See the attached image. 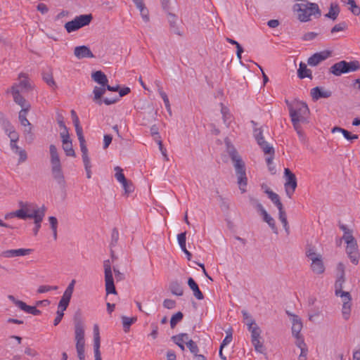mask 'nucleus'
I'll use <instances>...</instances> for the list:
<instances>
[{
	"label": "nucleus",
	"instance_id": "nucleus-1",
	"mask_svg": "<svg viewBox=\"0 0 360 360\" xmlns=\"http://www.w3.org/2000/svg\"><path fill=\"white\" fill-rule=\"evenodd\" d=\"M337 274L334 284L335 295L340 297L342 302V313L345 320H348L351 314L352 296L349 292L344 291L343 287L346 281L345 266L339 262L337 265Z\"/></svg>",
	"mask_w": 360,
	"mask_h": 360
},
{
	"label": "nucleus",
	"instance_id": "nucleus-2",
	"mask_svg": "<svg viewBox=\"0 0 360 360\" xmlns=\"http://www.w3.org/2000/svg\"><path fill=\"white\" fill-rule=\"evenodd\" d=\"M19 210L7 214L5 218L8 219L15 217L21 219H33L36 217L37 215L41 214V212L42 214H45L46 210L44 205L41 207H38L33 203L22 201L19 202Z\"/></svg>",
	"mask_w": 360,
	"mask_h": 360
},
{
	"label": "nucleus",
	"instance_id": "nucleus-3",
	"mask_svg": "<svg viewBox=\"0 0 360 360\" xmlns=\"http://www.w3.org/2000/svg\"><path fill=\"white\" fill-rule=\"evenodd\" d=\"M301 1L293 6V10L297 13L300 21L308 22L311 20V15L316 18L321 16V12L317 4L311 3L307 0H301Z\"/></svg>",
	"mask_w": 360,
	"mask_h": 360
},
{
	"label": "nucleus",
	"instance_id": "nucleus-4",
	"mask_svg": "<svg viewBox=\"0 0 360 360\" xmlns=\"http://www.w3.org/2000/svg\"><path fill=\"white\" fill-rule=\"evenodd\" d=\"M285 103L289 109V115L292 123H308V115L309 110L307 105L300 101H294L290 103L288 100Z\"/></svg>",
	"mask_w": 360,
	"mask_h": 360
},
{
	"label": "nucleus",
	"instance_id": "nucleus-5",
	"mask_svg": "<svg viewBox=\"0 0 360 360\" xmlns=\"http://www.w3.org/2000/svg\"><path fill=\"white\" fill-rule=\"evenodd\" d=\"M75 326V340L76 342V349L79 360L85 359V340H84V326L79 314H75L74 316Z\"/></svg>",
	"mask_w": 360,
	"mask_h": 360
},
{
	"label": "nucleus",
	"instance_id": "nucleus-6",
	"mask_svg": "<svg viewBox=\"0 0 360 360\" xmlns=\"http://www.w3.org/2000/svg\"><path fill=\"white\" fill-rule=\"evenodd\" d=\"M360 69V63L358 60L347 62L341 60L333 65L330 68V72L335 76H340L342 74L355 72Z\"/></svg>",
	"mask_w": 360,
	"mask_h": 360
},
{
	"label": "nucleus",
	"instance_id": "nucleus-7",
	"mask_svg": "<svg viewBox=\"0 0 360 360\" xmlns=\"http://www.w3.org/2000/svg\"><path fill=\"white\" fill-rule=\"evenodd\" d=\"M231 160L233 163V167L235 168L239 188L241 193H243L246 191L245 187L248 183L245 162L242 160L240 156L238 157V158L232 159Z\"/></svg>",
	"mask_w": 360,
	"mask_h": 360
},
{
	"label": "nucleus",
	"instance_id": "nucleus-8",
	"mask_svg": "<svg viewBox=\"0 0 360 360\" xmlns=\"http://www.w3.org/2000/svg\"><path fill=\"white\" fill-rule=\"evenodd\" d=\"M93 20V15L90 14H84L76 16L72 20L66 22L64 25L67 32L71 33L79 29L89 25Z\"/></svg>",
	"mask_w": 360,
	"mask_h": 360
},
{
	"label": "nucleus",
	"instance_id": "nucleus-9",
	"mask_svg": "<svg viewBox=\"0 0 360 360\" xmlns=\"http://www.w3.org/2000/svg\"><path fill=\"white\" fill-rule=\"evenodd\" d=\"M284 187L286 195L289 198H291L297 186V178L295 174L288 168L284 169Z\"/></svg>",
	"mask_w": 360,
	"mask_h": 360
},
{
	"label": "nucleus",
	"instance_id": "nucleus-10",
	"mask_svg": "<svg viewBox=\"0 0 360 360\" xmlns=\"http://www.w3.org/2000/svg\"><path fill=\"white\" fill-rule=\"evenodd\" d=\"M104 274H105V290L106 294H117V290L115 287L114 280L112 276V272L110 261L105 260L103 262Z\"/></svg>",
	"mask_w": 360,
	"mask_h": 360
},
{
	"label": "nucleus",
	"instance_id": "nucleus-11",
	"mask_svg": "<svg viewBox=\"0 0 360 360\" xmlns=\"http://www.w3.org/2000/svg\"><path fill=\"white\" fill-rule=\"evenodd\" d=\"M254 127L257 126V122L251 121ZM254 137L255 138L257 144L260 146L264 153H274V149L266 141H264L263 136V130L260 128H254L253 131Z\"/></svg>",
	"mask_w": 360,
	"mask_h": 360
},
{
	"label": "nucleus",
	"instance_id": "nucleus-12",
	"mask_svg": "<svg viewBox=\"0 0 360 360\" xmlns=\"http://www.w3.org/2000/svg\"><path fill=\"white\" fill-rule=\"evenodd\" d=\"M8 300H10L16 307H18L21 310L31 314L34 316H37L41 314V311L37 309L35 307H32L27 305L25 302L17 300L13 295H8Z\"/></svg>",
	"mask_w": 360,
	"mask_h": 360
},
{
	"label": "nucleus",
	"instance_id": "nucleus-13",
	"mask_svg": "<svg viewBox=\"0 0 360 360\" xmlns=\"http://www.w3.org/2000/svg\"><path fill=\"white\" fill-rule=\"evenodd\" d=\"M51 174L53 176V179L57 182V184L60 187L65 188L66 185V181L63 172L62 165H51Z\"/></svg>",
	"mask_w": 360,
	"mask_h": 360
},
{
	"label": "nucleus",
	"instance_id": "nucleus-14",
	"mask_svg": "<svg viewBox=\"0 0 360 360\" xmlns=\"http://www.w3.org/2000/svg\"><path fill=\"white\" fill-rule=\"evenodd\" d=\"M29 110H30V109H27V108L21 109V110L19 112L18 118H19V121H20V124L22 126L27 127V128H25V132L27 134V135L29 136V139H30V141L31 142L33 141L34 138H33V134L32 133V124L29 122V120L27 119V112Z\"/></svg>",
	"mask_w": 360,
	"mask_h": 360
},
{
	"label": "nucleus",
	"instance_id": "nucleus-15",
	"mask_svg": "<svg viewBox=\"0 0 360 360\" xmlns=\"http://www.w3.org/2000/svg\"><path fill=\"white\" fill-rule=\"evenodd\" d=\"M11 92L13 97L14 102L19 105L22 109L27 108L30 109V104L25 100V98L20 95V90L18 89L17 84H14L11 88Z\"/></svg>",
	"mask_w": 360,
	"mask_h": 360
},
{
	"label": "nucleus",
	"instance_id": "nucleus-16",
	"mask_svg": "<svg viewBox=\"0 0 360 360\" xmlns=\"http://www.w3.org/2000/svg\"><path fill=\"white\" fill-rule=\"evenodd\" d=\"M286 314L290 317L291 323H292V336H298L301 335L300 333L302 329V322L300 318L289 311H286Z\"/></svg>",
	"mask_w": 360,
	"mask_h": 360
},
{
	"label": "nucleus",
	"instance_id": "nucleus-17",
	"mask_svg": "<svg viewBox=\"0 0 360 360\" xmlns=\"http://www.w3.org/2000/svg\"><path fill=\"white\" fill-rule=\"evenodd\" d=\"M331 56V51H323L313 54L308 58L307 63L310 66H316Z\"/></svg>",
	"mask_w": 360,
	"mask_h": 360
},
{
	"label": "nucleus",
	"instance_id": "nucleus-18",
	"mask_svg": "<svg viewBox=\"0 0 360 360\" xmlns=\"http://www.w3.org/2000/svg\"><path fill=\"white\" fill-rule=\"evenodd\" d=\"M346 252L348 255L351 262L354 264H357L359 262V255L358 252L356 240L352 243L350 242L349 244H347Z\"/></svg>",
	"mask_w": 360,
	"mask_h": 360
},
{
	"label": "nucleus",
	"instance_id": "nucleus-19",
	"mask_svg": "<svg viewBox=\"0 0 360 360\" xmlns=\"http://www.w3.org/2000/svg\"><path fill=\"white\" fill-rule=\"evenodd\" d=\"M32 252V249L20 248L17 250H8L3 251L1 256L5 258H11L16 257H22L30 255Z\"/></svg>",
	"mask_w": 360,
	"mask_h": 360
},
{
	"label": "nucleus",
	"instance_id": "nucleus-20",
	"mask_svg": "<svg viewBox=\"0 0 360 360\" xmlns=\"http://www.w3.org/2000/svg\"><path fill=\"white\" fill-rule=\"evenodd\" d=\"M100 345L101 338L99 334V329L98 326L97 325H95L94 327V352L95 360H102L100 352Z\"/></svg>",
	"mask_w": 360,
	"mask_h": 360
},
{
	"label": "nucleus",
	"instance_id": "nucleus-21",
	"mask_svg": "<svg viewBox=\"0 0 360 360\" xmlns=\"http://www.w3.org/2000/svg\"><path fill=\"white\" fill-rule=\"evenodd\" d=\"M74 54L78 59H82L85 58H94V55L86 46H76L74 49Z\"/></svg>",
	"mask_w": 360,
	"mask_h": 360
},
{
	"label": "nucleus",
	"instance_id": "nucleus-22",
	"mask_svg": "<svg viewBox=\"0 0 360 360\" xmlns=\"http://www.w3.org/2000/svg\"><path fill=\"white\" fill-rule=\"evenodd\" d=\"M332 92L330 90L325 89L323 87L316 86L311 90V96L314 100H319V98H327L330 97Z\"/></svg>",
	"mask_w": 360,
	"mask_h": 360
},
{
	"label": "nucleus",
	"instance_id": "nucleus-23",
	"mask_svg": "<svg viewBox=\"0 0 360 360\" xmlns=\"http://www.w3.org/2000/svg\"><path fill=\"white\" fill-rule=\"evenodd\" d=\"M79 141V146L82 152V157L83 162H91L88 155V149L86 145V141L83 135V131L76 133Z\"/></svg>",
	"mask_w": 360,
	"mask_h": 360
},
{
	"label": "nucleus",
	"instance_id": "nucleus-24",
	"mask_svg": "<svg viewBox=\"0 0 360 360\" xmlns=\"http://www.w3.org/2000/svg\"><path fill=\"white\" fill-rule=\"evenodd\" d=\"M248 330L251 332V341L260 340L261 330L255 323L253 319H250V323H247Z\"/></svg>",
	"mask_w": 360,
	"mask_h": 360
},
{
	"label": "nucleus",
	"instance_id": "nucleus-25",
	"mask_svg": "<svg viewBox=\"0 0 360 360\" xmlns=\"http://www.w3.org/2000/svg\"><path fill=\"white\" fill-rule=\"evenodd\" d=\"M68 303H65L63 302L59 301L58 304V310L56 311V316L53 321V325L55 326H58L60 322L61 321L63 316H64V311L66 310V309L68 307Z\"/></svg>",
	"mask_w": 360,
	"mask_h": 360
},
{
	"label": "nucleus",
	"instance_id": "nucleus-26",
	"mask_svg": "<svg viewBox=\"0 0 360 360\" xmlns=\"http://www.w3.org/2000/svg\"><path fill=\"white\" fill-rule=\"evenodd\" d=\"M331 132L333 134H335V133H341L343 136L347 140V141H349L351 142H352L354 140H356L358 139V135L356 134H352L351 132H349V131L343 129V128H341L340 127H334L332 129H331Z\"/></svg>",
	"mask_w": 360,
	"mask_h": 360
},
{
	"label": "nucleus",
	"instance_id": "nucleus-27",
	"mask_svg": "<svg viewBox=\"0 0 360 360\" xmlns=\"http://www.w3.org/2000/svg\"><path fill=\"white\" fill-rule=\"evenodd\" d=\"M188 285L189 288L192 290L193 292V295L195 297L199 300H201L204 298V295L202 292L200 290L198 285L194 281V279L191 277L188 279Z\"/></svg>",
	"mask_w": 360,
	"mask_h": 360
},
{
	"label": "nucleus",
	"instance_id": "nucleus-28",
	"mask_svg": "<svg viewBox=\"0 0 360 360\" xmlns=\"http://www.w3.org/2000/svg\"><path fill=\"white\" fill-rule=\"evenodd\" d=\"M75 282L76 281L74 279L71 281L65 289L60 301L68 303L69 304L74 290Z\"/></svg>",
	"mask_w": 360,
	"mask_h": 360
},
{
	"label": "nucleus",
	"instance_id": "nucleus-29",
	"mask_svg": "<svg viewBox=\"0 0 360 360\" xmlns=\"http://www.w3.org/2000/svg\"><path fill=\"white\" fill-rule=\"evenodd\" d=\"M311 269L316 274H322L325 271V266L323 262V258L319 259H314L311 264Z\"/></svg>",
	"mask_w": 360,
	"mask_h": 360
},
{
	"label": "nucleus",
	"instance_id": "nucleus-30",
	"mask_svg": "<svg viewBox=\"0 0 360 360\" xmlns=\"http://www.w3.org/2000/svg\"><path fill=\"white\" fill-rule=\"evenodd\" d=\"M265 193L268 195V197L272 202L277 207L278 210H282V208H283L280 197L277 193L273 192L268 188H266Z\"/></svg>",
	"mask_w": 360,
	"mask_h": 360
},
{
	"label": "nucleus",
	"instance_id": "nucleus-31",
	"mask_svg": "<svg viewBox=\"0 0 360 360\" xmlns=\"http://www.w3.org/2000/svg\"><path fill=\"white\" fill-rule=\"evenodd\" d=\"M49 153L51 165L61 164L58 150L55 145H50Z\"/></svg>",
	"mask_w": 360,
	"mask_h": 360
},
{
	"label": "nucleus",
	"instance_id": "nucleus-32",
	"mask_svg": "<svg viewBox=\"0 0 360 360\" xmlns=\"http://www.w3.org/2000/svg\"><path fill=\"white\" fill-rule=\"evenodd\" d=\"M92 79L102 86H105L108 83L106 75L101 70L96 71L91 75Z\"/></svg>",
	"mask_w": 360,
	"mask_h": 360
},
{
	"label": "nucleus",
	"instance_id": "nucleus-33",
	"mask_svg": "<svg viewBox=\"0 0 360 360\" xmlns=\"http://www.w3.org/2000/svg\"><path fill=\"white\" fill-rule=\"evenodd\" d=\"M18 78L20 79V81L18 84H17L18 89L20 87L22 89H25L26 91H29L32 89V86L30 81L27 79L26 74L21 72L19 75Z\"/></svg>",
	"mask_w": 360,
	"mask_h": 360
},
{
	"label": "nucleus",
	"instance_id": "nucleus-34",
	"mask_svg": "<svg viewBox=\"0 0 360 360\" xmlns=\"http://www.w3.org/2000/svg\"><path fill=\"white\" fill-rule=\"evenodd\" d=\"M297 75L300 79L309 78L312 79L311 71L307 68V65L304 63H300L299 69L297 70Z\"/></svg>",
	"mask_w": 360,
	"mask_h": 360
},
{
	"label": "nucleus",
	"instance_id": "nucleus-35",
	"mask_svg": "<svg viewBox=\"0 0 360 360\" xmlns=\"http://www.w3.org/2000/svg\"><path fill=\"white\" fill-rule=\"evenodd\" d=\"M169 290L173 295L176 296H181L184 294L183 287L177 281H174L170 283Z\"/></svg>",
	"mask_w": 360,
	"mask_h": 360
},
{
	"label": "nucleus",
	"instance_id": "nucleus-36",
	"mask_svg": "<svg viewBox=\"0 0 360 360\" xmlns=\"http://www.w3.org/2000/svg\"><path fill=\"white\" fill-rule=\"evenodd\" d=\"M340 13V8L336 4H331L330 6L329 11L325 15L326 18L335 20L337 19Z\"/></svg>",
	"mask_w": 360,
	"mask_h": 360
},
{
	"label": "nucleus",
	"instance_id": "nucleus-37",
	"mask_svg": "<svg viewBox=\"0 0 360 360\" xmlns=\"http://www.w3.org/2000/svg\"><path fill=\"white\" fill-rule=\"evenodd\" d=\"M105 89H106L105 86H102V87L95 86L94 89V91H93L94 94V101L98 105H101L103 103V101L101 100V97L105 94Z\"/></svg>",
	"mask_w": 360,
	"mask_h": 360
},
{
	"label": "nucleus",
	"instance_id": "nucleus-38",
	"mask_svg": "<svg viewBox=\"0 0 360 360\" xmlns=\"http://www.w3.org/2000/svg\"><path fill=\"white\" fill-rule=\"evenodd\" d=\"M278 211H279V213H278L279 220L281 221L286 234L289 235L290 234V226H289V224H288V222L287 220L286 213L283 208H282V210H278Z\"/></svg>",
	"mask_w": 360,
	"mask_h": 360
},
{
	"label": "nucleus",
	"instance_id": "nucleus-39",
	"mask_svg": "<svg viewBox=\"0 0 360 360\" xmlns=\"http://www.w3.org/2000/svg\"><path fill=\"white\" fill-rule=\"evenodd\" d=\"M11 150L19 155L18 163H22L27 159V155L25 150L20 148L16 143L15 147L11 148Z\"/></svg>",
	"mask_w": 360,
	"mask_h": 360
},
{
	"label": "nucleus",
	"instance_id": "nucleus-40",
	"mask_svg": "<svg viewBox=\"0 0 360 360\" xmlns=\"http://www.w3.org/2000/svg\"><path fill=\"white\" fill-rule=\"evenodd\" d=\"M221 105V112L222 114L224 123L226 125L227 127H229L232 121V115H231L229 109L226 107L224 106L223 104Z\"/></svg>",
	"mask_w": 360,
	"mask_h": 360
},
{
	"label": "nucleus",
	"instance_id": "nucleus-41",
	"mask_svg": "<svg viewBox=\"0 0 360 360\" xmlns=\"http://www.w3.org/2000/svg\"><path fill=\"white\" fill-rule=\"evenodd\" d=\"M263 220L268 224L273 232L276 234L278 233V228L276 226L275 220L267 212L262 216Z\"/></svg>",
	"mask_w": 360,
	"mask_h": 360
},
{
	"label": "nucleus",
	"instance_id": "nucleus-42",
	"mask_svg": "<svg viewBox=\"0 0 360 360\" xmlns=\"http://www.w3.org/2000/svg\"><path fill=\"white\" fill-rule=\"evenodd\" d=\"M226 146V151L229 153L231 159L238 158V157L240 156L237 152L235 147L231 143V142L228 140H225Z\"/></svg>",
	"mask_w": 360,
	"mask_h": 360
},
{
	"label": "nucleus",
	"instance_id": "nucleus-43",
	"mask_svg": "<svg viewBox=\"0 0 360 360\" xmlns=\"http://www.w3.org/2000/svg\"><path fill=\"white\" fill-rule=\"evenodd\" d=\"M7 133L8 137L10 138V147H15V143L19 139L18 133L15 130L14 127L13 129H11V130H9Z\"/></svg>",
	"mask_w": 360,
	"mask_h": 360
},
{
	"label": "nucleus",
	"instance_id": "nucleus-44",
	"mask_svg": "<svg viewBox=\"0 0 360 360\" xmlns=\"http://www.w3.org/2000/svg\"><path fill=\"white\" fill-rule=\"evenodd\" d=\"M167 12L168 21L170 24L171 27L173 29V32L178 35H181V33L179 32L178 28L176 26V16L169 11Z\"/></svg>",
	"mask_w": 360,
	"mask_h": 360
},
{
	"label": "nucleus",
	"instance_id": "nucleus-45",
	"mask_svg": "<svg viewBox=\"0 0 360 360\" xmlns=\"http://www.w3.org/2000/svg\"><path fill=\"white\" fill-rule=\"evenodd\" d=\"M0 124L4 129L5 132H8L11 129H13L11 122L6 117V116L0 112Z\"/></svg>",
	"mask_w": 360,
	"mask_h": 360
},
{
	"label": "nucleus",
	"instance_id": "nucleus-46",
	"mask_svg": "<svg viewBox=\"0 0 360 360\" xmlns=\"http://www.w3.org/2000/svg\"><path fill=\"white\" fill-rule=\"evenodd\" d=\"M45 216V214L41 213V214L37 215L34 219V223L35 224L34 228L33 229V233L34 236L38 234L39 230L41 228V223L43 221V219Z\"/></svg>",
	"mask_w": 360,
	"mask_h": 360
},
{
	"label": "nucleus",
	"instance_id": "nucleus-47",
	"mask_svg": "<svg viewBox=\"0 0 360 360\" xmlns=\"http://www.w3.org/2000/svg\"><path fill=\"white\" fill-rule=\"evenodd\" d=\"M294 129L296 131L299 139L301 142L305 143L306 142V136L305 134L301 127V123H292Z\"/></svg>",
	"mask_w": 360,
	"mask_h": 360
},
{
	"label": "nucleus",
	"instance_id": "nucleus-48",
	"mask_svg": "<svg viewBox=\"0 0 360 360\" xmlns=\"http://www.w3.org/2000/svg\"><path fill=\"white\" fill-rule=\"evenodd\" d=\"M136 8L139 10L141 15L145 22L149 21V12L148 8L146 7L144 2L141 4L136 6Z\"/></svg>",
	"mask_w": 360,
	"mask_h": 360
},
{
	"label": "nucleus",
	"instance_id": "nucleus-49",
	"mask_svg": "<svg viewBox=\"0 0 360 360\" xmlns=\"http://www.w3.org/2000/svg\"><path fill=\"white\" fill-rule=\"evenodd\" d=\"M184 317V314L181 311L176 312L175 314H174L170 320V326L172 328H174L176 324L180 322Z\"/></svg>",
	"mask_w": 360,
	"mask_h": 360
},
{
	"label": "nucleus",
	"instance_id": "nucleus-50",
	"mask_svg": "<svg viewBox=\"0 0 360 360\" xmlns=\"http://www.w3.org/2000/svg\"><path fill=\"white\" fill-rule=\"evenodd\" d=\"M71 116L72 118V121L75 127L76 133H79L83 131L82 128L80 126L79 118L76 114V112L74 110H71Z\"/></svg>",
	"mask_w": 360,
	"mask_h": 360
},
{
	"label": "nucleus",
	"instance_id": "nucleus-51",
	"mask_svg": "<svg viewBox=\"0 0 360 360\" xmlns=\"http://www.w3.org/2000/svg\"><path fill=\"white\" fill-rule=\"evenodd\" d=\"M115 176L116 179L120 182L121 184L127 180V179L124 176V174H123V170L121 167L117 166L115 167Z\"/></svg>",
	"mask_w": 360,
	"mask_h": 360
},
{
	"label": "nucleus",
	"instance_id": "nucleus-52",
	"mask_svg": "<svg viewBox=\"0 0 360 360\" xmlns=\"http://www.w3.org/2000/svg\"><path fill=\"white\" fill-rule=\"evenodd\" d=\"M63 149L64 150L67 156L75 157V152L72 148V142L63 144Z\"/></svg>",
	"mask_w": 360,
	"mask_h": 360
},
{
	"label": "nucleus",
	"instance_id": "nucleus-53",
	"mask_svg": "<svg viewBox=\"0 0 360 360\" xmlns=\"http://www.w3.org/2000/svg\"><path fill=\"white\" fill-rule=\"evenodd\" d=\"M43 79L46 82L48 85L51 87H56V84L53 79V77L50 73H44Z\"/></svg>",
	"mask_w": 360,
	"mask_h": 360
},
{
	"label": "nucleus",
	"instance_id": "nucleus-54",
	"mask_svg": "<svg viewBox=\"0 0 360 360\" xmlns=\"http://www.w3.org/2000/svg\"><path fill=\"white\" fill-rule=\"evenodd\" d=\"M347 28V24L345 22H341L335 25L330 30L332 34L338 32L344 31Z\"/></svg>",
	"mask_w": 360,
	"mask_h": 360
},
{
	"label": "nucleus",
	"instance_id": "nucleus-55",
	"mask_svg": "<svg viewBox=\"0 0 360 360\" xmlns=\"http://www.w3.org/2000/svg\"><path fill=\"white\" fill-rule=\"evenodd\" d=\"M252 344L253 345L256 352L261 353V354L264 353L265 348L264 347L263 343L260 341V340H253V342H252Z\"/></svg>",
	"mask_w": 360,
	"mask_h": 360
},
{
	"label": "nucleus",
	"instance_id": "nucleus-56",
	"mask_svg": "<svg viewBox=\"0 0 360 360\" xmlns=\"http://www.w3.org/2000/svg\"><path fill=\"white\" fill-rule=\"evenodd\" d=\"M58 287L57 285H40L37 289L38 293H45L50 290H56Z\"/></svg>",
	"mask_w": 360,
	"mask_h": 360
},
{
	"label": "nucleus",
	"instance_id": "nucleus-57",
	"mask_svg": "<svg viewBox=\"0 0 360 360\" xmlns=\"http://www.w3.org/2000/svg\"><path fill=\"white\" fill-rule=\"evenodd\" d=\"M122 185L126 194H129L134 191V186L132 183L127 179L122 182Z\"/></svg>",
	"mask_w": 360,
	"mask_h": 360
},
{
	"label": "nucleus",
	"instance_id": "nucleus-58",
	"mask_svg": "<svg viewBox=\"0 0 360 360\" xmlns=\"http://www.w3.org/2000/svg\"><path fill=\"white\" fill-rule=\"evenodd\" d=\"M295 338V345L297 347H299L300 349H302L304 348H307V345L304 342L303 336L298 335V336H293Z\"/></svg>",
	"mask_w": 360,
	"mask_h": 360
},
{
	"label": "nucleus",
	"instance_id": "nucleus-59",
	"mask_svg": "<svg viewBox=\"0 0 360 360\" xmlns=\"http://www.w3.org/2000/svg\"><path fill=\"white\" fill-rule=\"evenodd\" d=\"M118 239H119L118 230L116 228H114L112 229V233H111L110 246L111 247L115 246L117 243Z\"/></svg>",
	"mask_w": 360,
	"mask_h": 360
},
{
	"label": "nucleus",
	"instance_id": "nucleus-60",
	"mask_svg": "<svg viewBox=\"0 0 360 360\" xmlns=\"http://www.w3.org/2000/svg\"><path fill=\"white\" fill-rule=\"evenodd\" d=\"M186 345L188 347L190 352L196 355V354L199 352V349L196 343L193 340H189L186 342Z\"/></svg>",
	"mask_w": 360,
	"mask_h": 360
},
{
	"label": "nucleus",
	"instance_id": "nucleus-61",
	"mask_svg": "<svg viewBox=\"0 0 360 360\" xmlns=\"http://www.w3.org/2000/svg\"><path fill=\"white\" fill-rule=\"evenodd\" d=\"M123 328L125 332L129 330L130 326L132 324V319L129 317L123 316L122 317Z\"/></svg>",
	"mask_w": 360,
	"mask_h": 360
},
{
	"label": "nucleus",
	"instance_id": "nucleus-62",
	"mask_svg": "<svg viewBox=\"0 0 360 360\" xmlns=\"http://www.w3.org/2000/svg\"><path fill=\"white\" fill-rule=\"evenodd\" d=\"M342 239L345 240V242L347 244H349V243H352L356 240V239L352 236V231H345Z\"/></svg>",
	"mask_w": 360,
	"mask_h": 360
},
{
	"label": "nucleus",
	"instance_id": "nucleus-63",
	"mask_svg": "<svg viewBox=\"0 0 360 360\" xmlns=\"http://www.w3.org/2000/svg\"><path fill=\"white\" fill-rule=\"evenodd\" d=\"M347 4L350 5L349 10L354 15H359L360 14V8L356 4L354 0L347 2Z\"/></svg>",
	"mask_w": 360,
	"mask_h": 360
},
{
	"label": "nucleus",
	"instance_id": "nucleus-64",
	"mask_svg": "<svg viewBox=\"0 0 360 360\" xmlns=\"http://www.w3.org/2000/svg\"><path fill=\"white\" fill-rule=\"evenodd\" d=\"M172 340H182L186 344V342L191 340L189 339V336L187 333H180L179 335H174L172 337Z\"/></svg>",
	"mask_w": 360,
	"mask_h": 360
}]
</instances>
